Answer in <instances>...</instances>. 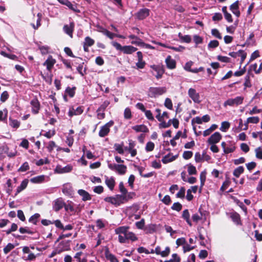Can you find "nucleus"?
Masks as SVG:
<instances>
[{
  "mask_svg": "<svg viewBox=\"0 0 262 262\" xmlns=\"http://www.w3.org/2000/svg\"><path fill=\"white\" fill-rule=\"evenodd\" d=\"M108 167L111 170L115 171L119 175H124L127 171L126 166L123 164L109 163Z\"/></svg>",
  "mask_w": 262,
  "mask_h": 262,
  "instance_id": "39448f33",
  "label": "nucleus"
},
{
  "mask_svg": "<svg viewBox=\"0 0 262 262\" xmlns=\"http://www.w3.org/2000/svg\"><path fill=\"white\" fill-rule=\"evenodd\" d=\"M188 172L189 175L195 174H196L197 171L195 166L191 164L188 165Z\"/></svg>",
  "mask_w": 262,
  "mask_h": 262,
  "instance_id": "4c0bfd02",
  "label": "nucleus"
},
{
  "mask_svg": "<svg viewBox=\"0 0 262 262\" xmlns=\"http://www.w3.org/2000/svg\"><path fill=\"white\" fill-rule=\"evenodd\" d=\"M29 165L28 162H26L18 169V171L25 172L29 169Z\"/></svg>",
  "mask_w": 262,
  "mask_h": 262,
  "instance_id": "37998d69",
  "label": "nucleus"
},
{
  "mask_svg": "<svg viewBox=\"0 0 262 262\" xmlns=\"http://www.w3.org/2000/svg\"><path fill=\"white\" fill-rule=\"evenodd\" d=\"M127 196L121 195L117 194L114 196H108L104 199V201L106 202L110 203L116 206H119L124 203V201H127Z\"/></svg>",
  "mask_w": 262,
  "mask_h": 262,
  "instance_id": "f03ea898",
  "label": "nucleus"
},
{
  "mask_svg": "<svg viewBox=\"0 0 262 262\" xmlns=\"http://www.w3.org/2000/svg\"><path fill=\"white\" fill-rule=\"evenodd\" d=\"M178 36L182 41L186 43H189L191 40V36L188 35H183L181 33H179Z\"/></svg>",
  "mask_w": 262,
  "mask_h": 262,
  "instance_id": "2f4dec72",
  "label": "nucleus"
},
{
  "mask_svg": "<svg viewBox=\"0 0 262 262\" xmlns=\"http://www.w3.org/2000/svg\"><path fill=\"white\" fill-rule=\"evenodd\" d=\"M128 37L130 39H137L139 40L138 41H132L131 43L132 44H135V45H142V44H143V42L141 41V40L134 35H130L128 36Z\"/></svg>",
  "mask_w": 262,
  "mask_h": 262,
  "instance_id": "58836bf2",
  "label": "nucleus"
},
{
  "mask_svg": "<svg viewBox=\"0 0 262 262\" xmlns=\"http://www.w3.org/2000/svg\"><path fill=\"white\" fill-rule=\"evenodd\" d=\"M256 157L259 159H262V148L260 147L255 149Z\"/></svg>",
  "mask_w": 262,
  "mask_h": 262,
  "instance_id": "5fc2aeb1",
  "label": "nucleus"
},
{
  "mask_svg": "<svg viewBox=\"0 0 262 262\" xmlns=\"http://www.w3.org/2000/svg\"><path fill=\"white\" fill-rule=\"evenodd\" d=\"M73 167L71 165H68L64 167L58 165L55 169V172L57 173H68L71 171Z\"/></svg>",
  "mask_w": 262,
  "mask_h": 262,
  "instance_id": "ddd939ff",
  "label": "nucleus"
},
{
  "mask_svg": "<svg viewBox=\"0 0 262 262\" xmlns=\"http://www.w3.org/2000/svg\"><path fill=\"white\" fill-rule=\"evenodd\" d=\"M137 56L138 57V62L136 63L138 69H143L145 66V62L143 60L142 53L140 51H138L137 53Z\"/></svg>",
  "mask_w": 262,
  "mask_h": 262,
  "instance_id": "a211bd4d",
  "label": "nucleus"
},
{
  "mask_svg": "<svg viewBox=\"0 0 262 262\" xmlns=\"http://www.w3.org/2000/svg\"><path fill=\"white\" fill-rule=\"evenodd\" d=\"M39 217L40 214L39 213H35L29 218V222L34 225H36Z\"/></svg>",
  "mask_w": 262,
  "mask_h": 262,
  "instance_id": "f704fd0d",
  "label": "nucleus"
},
{
  "mask_svg": "<svg viewBox=\"0 0 262 262\" xmlns=\"http://www.w3.org/2000/svg\"><path fill=\"white\" fill-rule=\"evenodd\" d=\"M185 189L184 187H181L179 192L177 193V198H183L185 196Z\"/></svg>",
  "mask_w": 262,
  "mask_h": 262,
  "instance_id": "052dcab7",
  "label": "nucleus"
},
{
  "mask_svg": "<svg viewBox=\"0 0 262 262\" xmlns=\"http://www.w3.org/2000/svg\"><path fill=\"white\" fill-rule=\"evenodd\" d=\"M211 34L213 36L219 39H222V36L219 30L216 29H213L211 30Z\"/></svg>",
  "mask_w": 262,
  "mask_h": 262,
  "instance_id": "bf43d9fd",
  "label": "nucleus"
},
{
  "mask_svg": "<svg viewBox=\"0 0 262 262\" xmlns=\"http://www.w3.org/2000/svg\"><path fill=\"white\" fill-rule=\"evenodd\" d=\"M8 111L6 108L4 109L3 111H0V121H3L7 117Z\"/></svg>",
  "mask_w": 262,
  "mask_h": 262,
  "instance_id": "680f3d73",
  "label": "nucleus"
},
{
  "mask_svg": "<svg viewBox=\"0 0 262 262\" xmlns=\"http://www.w3.org/2000/svg\"><path fill=\"white\" fill-rule=\"evenodd\" d=\"M17 155V151H9V147L6 144H3L0 146V159H4L7 155L9 158H13Z\"/></svg>",
  "mask_w": 262,
  "mask_h": 262,
  "instance_id": "20e7f679",
  "label": "nucleus"
},
{
  "mask_svg": "<svg viewBox=\"0 0 262 262\" xmlns=\"http://www.w3.org/2000/svg\"><path fill=\"white\" fill-rule=\"evenodd\" d=\"M124 116L126 119H130L132 117V113L131 111L129 108H126L124 110Z\"/></svg>",
  "mask_w": 262,
  "mask_h": 262,
  "instance_id": "e2e57ef3",
  "label": "nucleus"
},
{
  "mask_svg": "<svg viewBox=\"0 0 262 262\" xmlns=\"http://www.w3.org/2000/svg\"><path fill=\"white\" fill-rule=\"evenodd\" d=\"M171 208L173 210L180 211L182 208V205L180 203L177 202L174 203Z\"/></svg>",
  "mask_w": 262,
  "mask_h": 262,
  "instance_id": "8fccbe9b",
  "label": "nucleus"
},
{
  "mask_svg": "<svg viewBox=\"0 0 262 262\" xmlns=\"http://www.w3.org/2000/svg\"><path fill=\"white\" fill-rule=\"evenodd\" d=\"M193 155V153L191 151H185L183 154V157L186 160L190 159Z\"/></svg>",
  "mask_w": 262,
  "mask_h": 262,
  "instance_id": "13d9d810",
  "label": "nucleus"
},
{
  "mask_svg": "<svg viewBox=\"0 0 262 262\" xmlns=\"http://www.w3.org/2000/svg\"><path fill=\"white\" fill-rule=\"evenodd\" d=\"M245 88H250L251 84L250 80V76L247 75L245 77V82L244 83Z\"/></svg>",
  "mask_w": 262,
  "mask_h": 262,
  "instance_id": "864d4df0",
  "label": "nucleus"
},
{
  "mask_svg": "<svg viewBox=\"0 0 262 262\" xmlns=\"http://www.w3.org/2000/svg\"><path fill=\"white\" fill-rule=\"evenodd\" d=\"M45 176L41 175L31 178L30 181L33 183H41L45 181Z\"/></svg>",
  "mask_w": 262,
  "mask_h": 262,
  "instance_id": "7c9ffc66",
  "label": "nucleus"
},
{
  "mask_svg": "<svg viewBox=\"0 0 262 262\" xmlns=\"http://www.w3.org/2000/svg\"><path fill=\"white\" fill-rule=\"evenodd\" d=\"M114 148L119 154H123L124 153V150L122 145L115 144L114 145Z\"/></svg>",
  "mask_w": 262,
  "mask_h": 262,
  "instance_id": "6e6d98bb",
  "label": "nucleus"
},
{
  "mask_svg": "<svg viewBox=\"0 0 262 262\" xmlns=\"http://www.w3.org/2000/svg\"><path fill=\"white\" fill-rule=\"evenodd\" d=\"M110 104V102L108 100L104 101L103 103L99 106V107L98 108V111H102L104 112L106 108L108 106V105Z\"/></svg>",
  "mask_w": 262,
  "mask_h": 262,
  "instance_id": "c03bdc74",
  "label": "nucleus"
},
{
  "mask_svg": "<svg viewBox=\"0 0 262 262\" xmlns=\"http://www.w3.org/2000/svg\"><path fill=\"white\" fill-rule=\"evenodd\" d=\"M221 146L223 148L224 152L226 154L233 152L235 150L234 143L232 141L228 142H222Z\"/></svg>",
  "mask_w": 262,
  "mask_h": 262,
  "instance_id": "1a4fd4ad",
  "label": "nucleus"
},
{
  "mask_svg": "<svg viewBox=\"0 0 262 262\" xmlns=\"http://www.w3.org/2000/svg\"><path fill=\"white\" fill-rule=\"evenodd\" d=\"M166 92L165 87H150L148 91L149 97L153 98L160 96Z\"/></svg>",
  "mask_w": 262,
  "mask_h": 262,
  "instance_id": "423d86ee",
  "label": "nucleus"
},
{
  "mask_svg": "<svg viewBox=\"0 0 262 262\" xmlns=\"http://www.w3.org/2000/svg\"><path fill=\"white\" fill-rule=\"evenodd\" d=\"M14 248V246L11 243H9L3 249L5 254L8 253L11 250Z\"/></svg>",
  "mask_w": 262,
  "mask_h": 262,
  "instance_id": "3c124183",
  "label": "nucleus"
},
{
  "mask_svg": "<svg viewBox=\"0 0 262 262\" xmlns=\"http://www.w3.org/2000/svg\"><path fill=\"white\" fill-rule=\"evenodd\" d=\"M132 128L137 132L147 133L148 128L144 125H137L132 127Z\"/></svg>",
  "mask_w": 262,
  "mask_h": 262,
  "instance_id": "cd10ccee",
  "label": "nucleus"
},
{
  "mask_svg": "<svg viewBox=\"0 0 262 262\" xmlns=\"http://www.w3.org/2000/svg\"><path fill=\"white\" fill-rule=\"evenodd\" d=\"M137 50V49L132 46H123V51L122 52L124 54H130L133 53L135 52Z\"/></svg>",
  "mask_w": 262,
  "mask_h": 262,
  "instance_id": "bb28decb",
  "label": "nucleus"
},
{
  "mask_svg": "<svg viewBox=\"0 0 262 262\" xmlns=\"http://www.w3.org/2000/svg\"><path fill=\"white\" fill-rule=\"evenodd\" d=\"M22 248L23 253L22 257L24 260L33 261L35 259L36 255L31 252L29 247L24 246Z\"/></svg>",
  "mask_w": 262,
  "mask_h": 262,
  "instance_id": "0eeeda50",
  "label": "nucleus"
},
{
  "mask_svg": "<svg viewBox=\"0 0 262 262\" xmlns=\"http://www.w3.org/2000/svg\"><path fill=\"white\" fill-rule=\"evenodd\" d=\"M182 217L186 221L189 226H192V224L190 220V214L188 209H185L183 211Z\"/></svg>",
  "mask_w": 262,
  "mask_h": 262,
  "instance_id": "c756f323",
  "label": "nucleus"
},
{
  "mask_svg": "<svg viewBox=\"0 0 262 262\" xmlns=\"http://www.w3.org/2000/svg\"><path fill=\"white\" fill-rule=\"evenodd\" d=\"M222 18H223L222 15L220 13H214L212 17V20L213 21H220V20H222Z\"/></svg>",
  "mask_w": 262,
  "mask_h": 262,
  "instance_id": "69168bd1",
  "label": "nucleus"
},
{
  "mask_svg": "<svg viewBox=\"0 0 262 262\" xmlns=\"http://www.w3.org/2000/svg\"><path fill=\"white\" fill-rule=\"evenodd\" d=\"M114 124L113 121H110L102 126L99 132V136L100 137H104L108 135L110 131V127Z\"/></svg>",
  "mask_w": 262,
  "mask_h": 262,
  "instance_id": "9d476101",
  "label": "nucleus"
},
{
  "mask_svg": "<svg viewBox=\"0 0 262 262\" xmlns=\"http://www.w3.org/2000/svg\"><path fill=\"white\" fill-rule=\"evenodd\" d=\"M30 104L32 106V112L34 114L38 113L40 110V103L36 98L31 100Z\"/></svg>",
  "mask_w": 262,
  "mask_h": 262,
  "instance_id": "dca6fc26",
  "label": "nucleus"
},
{
  "mask_svg": "<svg viewBox=\"0 0 262 262\" xmlns=\"http://www.w3.org/2000/svg\"><path fill=\"white\" fill-rule=\"evenodd\" d=\"M119 189L120 191L121 192L122 194L121 195H125L126 196V194L127 193V189L124 186L123 183L121 182L119 184Z\"/></svg>",
  "mask_w": 262,
  "mask_h": 262,
  "instance_id": "ea45409f",
  "label": "nucleus"
},
{
  "mask_svg": "<svg viewBox=\"0 0 262 262\" xmlns=\"http://www.w3.org/2000/svg\"><path fill=\"white\" fill-rule=\"evenodd\" d=\"M64 207L66 211L72 213L77 212V209H76L74 203L71 201L68 202V204H64Z\"/></svg>",
  "mask_w": 262,
  "mask_h": 262,
  "instance_id": "b1692460",
  "label": "nucleus"
},
{
  "mask_svg": "<svg viewBox=\"0 0 262 262\" xmlns=\"http://www.w3.org/2000/svg\"><path fill=\"white\" fill-rule=\"evenodd\" d=\"M9 125L13 128H17L20 125V122L15 119L9 118Z\"/></svg>",
  "mask_w": 262,
  "mask_h": 262,
  "instance_id": "c9c22d12",
  "label": "nucleus"
},
{
  "mask_svg": "<svg viewBox=\"0 0 262 262\" xmlns=\"http://www.w3.org/2000/svg\"><path fill=\"white\" fill-rule=\"evenodd\" d=\"M150 10L147 8H142L140 9L136 14V16L139 20H143L146 18L149 15Z\"/></svg>",
  "mask_w": 262,
  "mask_h": 262,
  "instance_id": "f8f14e48",
  "label": "nucleus"
},
{
  "mask_svg": "<svg viewBox=\"0 0 262 262\" xmlns=\"http://www.w3.org/2000/svg\"><path fill=\"white\" fill-rule=\"evenodd\" d=\"M95 43V41L94 39H92L89 36H87L84 39V41L83 43L84 45H87V46L91 47L93 46Z\"/></svg>",
  "mask_w": 262,
  "mask_h": 262,
  "instance_id": "79ce46f5",
  "label": "nucleus"
},
{
  "mask_svg": "<svg viewBox=\"0 0 262 262\" xmlns=\"http://www.w3.org/2000/svg\"><path fill=\"white\" fill-rule=\"evenodd\" d=\"M83 112V110L82 106H78L76 109L74 108H70L68 112L69 116L72 117L74 115H79L81 114Z\"/></svg>",
  "mask_w": 262,
  "mask_h": 262,
  "instance_id": "4be33fe9",
  "label": "nucleus"
},
{
  "mask_svg": "<svg viewBox=\"0 0 262 262\" xmlns=\"http://www.w3.org/2000/svg\"><path fill=\"white\" fill-rule=\"evenodd\" d=\"M247 123L256 124L259 121V118L258 117H251L247 118Z\"/></svg>",
  "mask_w": 262,
  "mask_h": 262,
  "instance_id": "49530a36",
  "label": "nucleus"
},
{
  "mask_svg": "<svg viewBox=\"0 0 262 262\" xmlns=\"http://www.w3.org/2000/svg\"><path fill=\"white\" fill-rule=\"evenodd\" d=\"M106 258L110 262H119L116 256L111 253L108 249L105 251Z\"/></svg>",
  "mask_w": 262,
  "mask_h": 262,
  "instance_id": "a878e982",
  "label": "nucleus"
},
{
  "mask_svg": "<svg viewBox=\"0 0 262 262\" xmlns=\"http://www.w3.org/2000/svg\"><path fill=\"white\" fill-rule=\"evenodd\" d=\"M64 202L61 198L56 199L53 203V208L54 211H58L64 206Z\"/></svg>",
  "mask_w": 262,
  "mask_h": 262,
  "instance_id": "2eb2a0df",
  "label": "nucleus"
},
{
  "mask_svg": "<svg viewBox=\"0 0 262 262\" xmlns=\"http://www.w3.org/2000/svg\"><path fill=\"white\" fill-rule=\"evenodd\" d=\"M244 97L242 96H237L234 98H229L224 102L223 105L224 107L227 106H237L243 103Z\"/></svg>",
  "mask_w": 262,
  "mask_h": 262,
  "instance_id": "6e6552de",
  "label": "nucleus"
},
{
  "mask_svg": "<svg viewBox=\"0 0 262 262\" xmlns=\"http://www.w3.org/2000/svg\"><path fill=\"white\" fill-rule=\"evenodd\" d=\"M230 127V123L227 121H224L221 124L220 130L223 132H226Z\"/></svg>",
  "mask_w": 262,
  "mask_h": 262,
  "instance_id": "e433bc0d",
  "label": "nucleus"
},
{
  "mask_svg": "<svg viewBox=\"0 0 262 262\" xmlns=\"http://www.w3.org/2000/svg\"><path fill=\"white\" fill-rule=\"evenodd\" d=\"M170 262H180V258L178 255L174 253L172 255V258L169 260Z\"/></svg>",
  "mask_w": 262,
  "mask_h": 262,
  "instance_id": "774afa93",
  "label": "nucleus"
},
{
  "mask_svg": "<svg viewBox=\"0 0 262 262\" xmlns=\"http://www.w3.org/2000/svg\"><path fill=\"white\" fill-rule=\"evenodd\" d=\"M239 9L238 7V1H237L234 3H233L230 6V9L233 12L234 11H236Z\"/></svg>",
  "mask_w": 262,
  "mask_h": 262,
  "instance_id": "338daca9",
  "label": "nucleus"
},
{
  "mask_svg": "<svg viewBox=\"0 0 262 262\" xmlns=\"http://www.w3.org/2000/svg\"><path fill=\"white\" fill-rule=\"evenodd\" d=\"M188 95L194 103L200 102V95L194 89L190 88L188 91Z\"/></svg>",
  "mask_w": 262,
  "mask_h": 262,
  "instance_id": "9b49d317",
  "label": "nucleus"
},
{
  "mask_svg": "<svg viewBox=\"0 0 262 262\" xmlns=\"http://www.w3.org/2000/svg\"><path fill=\"white\" fill-rule=\"evenodd\" d=\"M230 217L235 224L237 225L241 224L240 215L238 213L236 212L232 213H231Z\"/></svg>",
  "mask_w": 262,
  "mask_h": 262,
  "instance_id": "c85d7f7f",
  "label": "nucleus"
},
{
  "mask_svg": "<svg viewBox=\"0 0 262 262\" xmlns=\"http://www.w3.org/2000/svg\"><path fill=\"white\" fill-rule=\"evenodd\" d=\"M78 193L82 197V200L83 201H86L91 200V195L87 191L83 189L78 190Z\"/></svg>",
  "mask_w": 262,
  "mask_h": 262,
  "instance_id": "5701e85b",
  "label": "nucleus"
},
{
  "mask_svg": "<svg viewBox=\"0 0 262 262\" xmlns=\"http://www.w3.org/2000/svg\"><path fill=\"white\" fill-rule=\"evenodd\" d=\"M135 180V177L133 174L130 175L128 180V185L132 189L134 188V183Z\"/></svg>",
  "mask_w": 262,
  "mask_h": 262,
  "instance_id": "4d7b16f0",
  "label": "nucleus"
},
{
  "mask_svg": "<svg viewBox=\"0 0 262 262\" xmlns=\"http://www.w3.org/2000/svg\"><path fill=\"white\" fill-rule=\"evenodd\" d=\"M28 181L27 180H24L20 184V185L17 187L16 193H18L20 192L21 191H23L24 189H25L28 185Z\"/></svg>",
  "mask_w": 262,
  "mask_h": 262,
  "instance_id": "72a5a7b5",
  "label": "nucleus"
},
{
  "mask_svg": "<svg viewBox=\"0 0 262 262\" xmlns=\"http://www.w3.org/2000/svg\"><path fill=\"white\" fill-rule=\"evenodd\" d=\"M165 63L168 69L173 70L176 68V61L170 55L167 56L165 59Z\"/></svg>",
  "mask_w": 262,
  "mask_h": 262,
  "instance_id": "f3484780",
  "label": "nucleus"
},
{
  "mask_svg": "<svg viewBox=\"0 0 262 262\" xmlns=\"http://www.w3.org/2000/svg\"><path fill=\"white\" fill-rule=\"evenodd\" d=\"M177 157V156H173L171 154L169 153L163 158L162 162L164 164H167L175 160Z\"/></svg>",
  "mask_w": 262,
  "mask_h": 262,
  "instance_id": "393cba45",
  "label": "nucleus"
},
{
  "mask_svg": "<svg viewBox=\"0 0 262 262\" xmlns=\"http://www.w3.org/2000/svg\"><path fill=\"white\" fill-rule=\"evenodd\" d=\"M221 139V134L219 132H215L208 138L207 142L209 144H216L219 142Z\"/></svg>",
  "mask_w": 262,
  "mask_h": 262,
  "instance_id": "4468645a",
  "label": "nucleus"
},
{
  "mask_svg": "<svg viewBox=\"0 0 262 262\" xmlns=\"http://www.w3.org/2000/svg\"><path fill=\"white\" fill-rule=\"evenodd\" d=\"M244 168L242 166H238L235 168L233 172V174L236 178H238L240 175L244 172Z\"/></svg>",
  "mask_w": 262,
  "mask_h": 262,
  "instance_id": "473e14b6",
  "label": "nucleus"
},
{
  "mask_svg": "<svg viewBox=\"0 0 262 262\" xmlns=\"http://www.w3.org/2000/svg\"><path fill=\"white\" fill-rule=\"evenodd\" d=\"M75 87L70 88L68 87L66 90V93L70 97H73L75 93Z\"/></svg>",
  "mask_w": 262,
  "mask_h": 262,
  "instance_id": "a19ab883",
  "label": "nucleus"
},
{
  "mask_svg": "<svg viewBox=\"0 0 262 262\" xmlns=\"http://www.w3.org/2000/svg\"><path fill=\"white\" fill-rule=\"evenodd\" d=\"M164 105L169 110L172 109V103L170 99L167 98L164 102Z\"/></svg>",
  "mask_w": 262,
  "mask_h": 262,
  "instance_id": "603ef678",
  "label": "nucleus"
},
{
  "mask_svg": "<svg viewBox=\"0 0 262 262\" xmlns=\"http://www.w3.org/2000/svg\"><path fill=\"white\" fill-rule=\"evenodd\" d=\"M155 147V144L151 142H148L146 143V146H145V150L146 151H152Z\"/></svg>",
  "mask_w": 262,
  "mask_h": 262,
  "instance_id": "a18cd8bd",
  "label": "nucleus"
},
{
  "mask_svg": "<svg viewBox=\"0 0 262 262\" xmlns=\"http://www.w3.org/2000/svg\"><path fill=\"white\" fill-rule=\"evenodd\" d=\"M115 233L118 234V240L120 243H125L127 240L136 241L138 238L132 232L129 231V227L121 226L115 229Z\"/></svg>",
  "mask_w": 262,
  "mask_h": 262,
  "instance_id": "f257e3e1",
  "label": "nucleus"
},
{
  "mask_svg": "<svg viewBox=\"0 0 262 262\" xmlns=\"http://www.w3.org/2000/svg\"><path fill=\"white\" fill-rule=\"evenodd\" d=\"M105 183L111 190H113L115 185V180L114 177L105 176Z\"/></svg>",
  "mask_w": 262,
  "mask_h": 262,
  "instance_id": "aec40b11",
  "label": "nucleus"
},
{
  "mask_svg": "<svg viewBox=\"0 0 262 262\" xmlns=\"http://www.w3.org/2000/svg\"><path fill=\"white\" fill-rule=\"evenodd\" d=\"M151 69V73L156 77L157 79H161L164 73V68L162 64H152L149 66Z\"/></svg>",
  "mask_w": 262,
  "mask_h": 262,
  "instance_id": "7ed1b4c3",
  "label": "nucleus"
},
{
  "mask_svg": "<svg viewBox=\"0 0 262 262\" xmlns=\"http://www.w3.org/2000/svg\"><path fill=\"white\" fill-rule=\"evenodd\" d=\"M145 115L146 117V118L149 119V120H154V117L152 115V114L151 112L149 110H145L144 112Z\"/></svg>",
  "mask_w": 262,
  "mask_h": 262,
  "instance_id": "0e129e2a",
  "label": "nucleus"
},
{
  "mask_svg": "<svg viewBox=\"0 0 262 262\" xmlns=\"http://www.w3.org/2000/svg\"><path fill=\"white\" fill-rule=\"evenodd\" d=\"M70 241H66V242H62L60 243V245L61 246H62V248L63 250H69L70 249Z\"/></svg>",
  "mask_w": 262,
  "mask_h": 262,
  "instance_id": "09e8293b",
  "label": "nucleus"
},
{
  "mask_svg": "<svg viewBox=\"0 0 262 262\" xmlns=\"http://www.w3.org/2000/svg\"><path fill=\"white\" fill-rule=\"evenodd\" d=\"M219 42L217 40H211L208 43V48L209 49L215 48L219 46Z\"/></svg>",
  "mask_w": 262,
  "mask_h": 262,
  "instance_id": "de8ad7c7",
  "label": "nucleus"
},
{
  "mask_svg": "<svg viewBox=\"0 0 262 262\" xmlns=\"http://www.w3.org/2000/svg\"><path fill=\"white\" fill-rule=\"evenodd\" d=\"M74 23H71L70 25H66L63 26V29L64 32L69 35L71 37H73V32L74 29Z\"/></svg>",
  "mask_w": 262,
  "mask_h": 262,
  "instance_id": "6ab92c4d",
  "label": "nucleus"
},
{
  "mask_svg": "<svg viewBox=\"0 0 262 262\" xmlns=\"http://www.w3.org/2000/svg\"><path fill=\"white\" fill-rule=\"evenodd\" d=\"M56 62V60L52 57V56H49L46 61L43 63V65L47 67V69L48 70L50 71L54 64Z\"/></svg>",
  "mask_w": 262,
  "mask_h": 262,
  "instance_id": "412c9836",
  "label": "nucleus"
}]
</instances>
